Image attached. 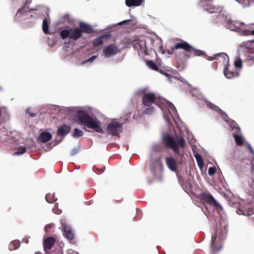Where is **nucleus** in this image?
I'll use <instances>...</instances> for the list:
<instances>
[{"mask_svg":"<svg viewBox=\"0 0 254 254\" xmlns=\"http://www.w3.org/2000/svg\"><path fill=\"white\" fill-rule=\"evenodd\" d=\"M131 21V20L130 19H128V20H123L119 23H118L117 24V25H122L123 24H127V23H129V22Z\"/></svg>","mask_w":254,"mask_h":254,"instance_id":"obj_50","label":"nucleus"},{"mask_svg":"<svg viewBox=\"0 0 254 254\" xmlns=\"http://www.w3.org/2000/svg\"><path fill=\"white\" fill-rule=\"evenodd\" d=\"M80 147L79 146H77L74 148H73L70 152V155L71 156H74L80 150Z\"/></svg>","mask_w":254,"mask_h":254,"instance_id":"obj_42","label":"nucleus"},{"mask_svg":"<svg viewBox=\"0 0 254 254\" xmlns=\"http://www.w3.org/2000/svg\"><path fill=\"white\" fill-rule=\"evenodd\" d=\"M190 92H191V94H192V95L193 96L196 97L197 98H198L199 100H204L205 102V103H206V101H207V100H205L203 96L200 93H199V92L197 89H196V88L192 89ZM208 102H209V101H208ZM206 104L207 105V104Z\"/></svg>","mask_w":254,"mask_h":254,"instance_id":"obj_33","label":"nucleus"},{"mask_svg":"<svg viewBox=\"0 0 254 254\" xmlns=\"http://www.w3.org/2000/svg\"><path fill=\"white\" fill-rule=\"evenodd\" d=\"M52 226H53V224H50V225H47V226H45V231H46V233H49V230H48V228H49V227H52Z\"/></svg>","mask_w":254,"mask_h":254,"instance_id":"obj_52","label":"nucleus"},{"mask_svg":"<svg viewBox=\"0 0 254 254\" xmlns=\"http://www.w3.org/2000/svg\"><path fill=\"white\" fill-rule=\"evenodd\" d=\"M246 47L249 48V47L247 46H246Z\"/></svg>","mask_w":254,"mask_h":254,"instance_id":"obj_62","label":"nucleus"},{"mask_svg":"<svg viewBox=\"0 0 254 254\" xmlns=\"http://www.w3.org/2000/svg\"><path fill=\"white\" fill-rule=\"evenodd\" d=\"M167 76L169 77V78L170 79L172 77H173V76L171 75H169V74H167Z\"/></svg>","mask_w":254,"mask_h":254,"instance_id":"obj_59","label":"nucleus"},{"mask_svg":"<svg viewBox=\"0 0 254 254\" xmlns=\"http://www.w3.org/2000/svg\"><path fill=\"white\" fill-rule=\"evenodd\" d=\"M184 49L189 52H192L194 55L197 56H200L201 55H205L204 51L196 50L186 41L177 43L174 47H172L170 48V50L168 49L167 50V53L169 54H172L173 52L175 49Z\"/></svg>","mask_w":254,"mask_h":254,"instance_id":"obj_6","label":"nucleus"},{"mask_svg":"<svg viewBox=\"0 0 254 254\" xmlns=\"http://www.w3.org/2000/svg\"><path fill=\"white\" fill-rule=\"evenodd\" d=\"M31 1H32V0H27L26 3H30Z\"/></svg>","mask_w":254,"mask_h":254,"instance_id":"obj_57","label":"nucleus"},{"mask_svg":"<svg viewBox=\"0 0 254 254\" xmlns=\"http://www.w3.org/2000/svg\"><path fill=\"white\" fill-rule=\"evenodd\" d=\"M60 34L63 39L68 37L70 39L76 40L82 36V31L78 28H71L61 30Z\"/></svg>","mask_w":254,"mask_h":254,"instance_id":"obj_9","label":"nucleus"},{"mask_svg":"<svg viewBox=\"0 0 254 254\" xmlns=\"http://www.w3.org/2000/svg\"><path fill=\"white\" fill-rule=\"evenodd\" d=\"M144 0H126V4L127 7L140 6Z\"/></svg>","mask_w":254,"mask_h":254,"instance_id":"obj_28","label":"nucleus"},{"mask_svg":"<svg viewBox=\"0 0 254 254\" xmlns=\"http://www.w3.org/2000/svg\"><path fill=\"white\" fill-rule=\"evenodd\" d=\"M163 117H164V118L165 119H166L165 115V114H164V113H163Z\"/></svg>","mask_w":254,"mask_h":254,"instance_id":"obj_60","label":"nucleus"},{"mask_svg":"<svg viewBox=\"0 0 254 254\" xmlns=\"http://www.w3.org/2000/svg\"><path fill=\"white\" fill-rule=\"evenodd\" d=\"M60 22L64 25H71L73 22V19L70 15L65 14L61 18Z\"/></svg>","mask_w":254,"mask_h":254,"instance_id":"obj_27","label":"nucleus"},{"mask_svg":"<svg viewBox=\"0 0 254 254\" xmlns=\"http://www.w3.org/2000/svg\"><path fill=\"white\" fill-rule=\"evenodd\" d=\"M240 4L242 5L243 7L249 5L251 2L253 1V0H235ZM203 7L204 10L208 11L210 13L215 12H221L222 8L219 6H215L212 4L211 0H206L203 4Z\"/></svg>","mask_w":254,"mask_h":254,"instance_id":"obj_7","label":"nucleus"},{"mask_svg":"<svg viewBox=\"0 0 254 254\" xmlns=\"http://www.w3.org/2000/svg\"><path fill=\"white\" fill-rule=\"evenodd\" d=\"M198 197L207 203L212 204L215 207L219 209L221 211L223 210L221 205L214 199L212 195L203 192L199 194Z\"/></svg>","mask_w":254,"mask_h":254,"instance_id":"obj_12","label":"nucleus"},{"mask_svg":"<svg viewBox=\"0 0 254 254\" xmlns=\"http://www.w3.org/2000/svg\"><path fill=\"white\" fill-rule=\"evenodd\" d=\"M148 168L150 172L154 175L162 173L163 167L160 159L157 158L155 160L151 161Z\"/></svg>","mask_w":254,"mask_h":254,"instance_id":"obj_13","label":"nucleus"},{"mask_svg":"<svg viewBox=\"0 0 254 254\" xmlns=\"http://www.w3.org/2000/svg\"><path fill=\"white\" fill-rule=\"evenodd\" d=\"M79 123L83 124L87 127L93 129L95 131L103 133V129L101 127V122L96 118L91 117L82 111H78Z\"/></svg>","mask_w":254,"mask_h":254,"instance_id":"obj_1","label":"nucleus"},{"mask_svg":"<svg viewBox=\"0 0 254 254\" xmlns=\"http://www.w3.org/2000/svg\"><path fill=\"white\" fill-rule=\"evenodd\" d=\"M38 7V6L33 8L28 9V7H27L25 6H23L17 10L15 15L16 20L21 21L24 19L23 18L24 16L27 15L28 14L31 13L32 11L33 10H37Z\"/></svg>","mask_w":254,"mask_h":254,"instance_id":"obj_14","label":"nucleus"},{"mask_svg":"<svg viewBox=\"0 0 254 254\" xmlns=\"http://www.w3.org/2000/svg\"><path fill=\"white\" fill-rule=\"evenodd\" d=\"M166 163L168 168L173 171L176 170V160L173 157L166 158Z\"/></svg>","mask_w":254,"mask_h":254,"instance_id":"obj_30","label":"nucleus"},{"mask_svg":"<svg viewBox=\"0 0 254 254\" xmlns=\"http://www.w3.org/2000/svg\"><path fill=\"white\" fill-rule=\"evenodd\" d=\"M0 141L4 143L10 147H15L22 143V139L19 134L15 131H10L9 133L3 128L0 130Z\"/></svg>","mask_w":254,"mask_h":254,"instance_id":"obj_2","label":"nucleus"},{"mask_svg":"<svg viewBox=\"0 0 254 254\" xmlns=\"http://www.w3.org/2000/svg\"><path fill=\"white\" fill-rule=\"evenodd\" d=\"M248 148H249L251 153L253 155V156L254 157V149H253L252 146L249 143H248Z\"/></svg>","mask_w":254,"mask_h":254,"instance_id":"obj_51","label":"nucleus"},{"mask_svg":"<svg viewBox=\"0 0 254 254\" xmlns=\"http://www.w3.org/2000/svg\"><path fill=\"white\" fill-rule=\"evenodd\" d=\"M43 31L44 33L47 34L49 32V24L47 19H44L42 25Z\"/></svg>","mask_w":254,"mask_h":254,"instance_id":"obj_37","label":"nucleus"},{"mask_svg":"<svg viewBox=\"0 0 254 254\" xmlns=\"http://www.w3.org/2000/svg\"><path fill=\"white\" fill-rule=\"evenodd\" d=\"M79 25L80 28V30L82 31V33L84 32L86 33L90 34L93 32L92 27L89 24L85 23L83 22H81L79 23Z\"/></svg>","mask_w":254,"mask_h":254,"instance_id":"obj_24","label":"nucleus"},{"mask_svg":"<svg viewBox=\"0 0 254 254\" xmlns=\"http://www.w3.org/2000/svg\"><path fill=\"white\" fill-rule=\"evenodd\" d=\"M52 137V134L49 132L43 131L38 136V140L41 143H45L50 140Z\"/></svg>","mask_w":254,"mask_h":254,"instance_id":"obj_23","label":"nucleus"},{"mask_svg":"<svg viewBox=\"0 0 254 254\" xmlns=\"http://www.w3.org/2000/svg\"><path fill=\"white\" fill-rule=\"evenodd\" d=\"M62 228L64 236L68 240L72 241L73 239L74 235L71 227L65 224H63L62 225Z\"/></svg>","mask_w":254,"mask_h":254,"instance_id":"obj_21","label":"nucleus"},{"mask_svg":"<svg viewBox=\"0 0 254 254\" xmlns=\"http://www.w3.org/2000/svg\"><path fill=\"white\" fill-rule=\"evenodd\" d=\"M103 53V56L106 58H109L117 54V48L114 44H111L105 48Z\"/></svg>","mask_w":254,"mask_h":254,"instance_id":"obj_17","label":"nucleus"},{"mask_svg":"<svg viewBox=\"0 0 254 254\" xmlns=\"http://www.w3.org/2000/svg\"><path fill=\"white\" fill-rule=\"evenodd\" d=\"M92 172H95L96 175H99L103 173L102 171H100L99 172H96L93 169L91 170Z\"/></svg>","mask_w":254,"mask_h":254,"instance_id":"obj_54","label":"nucleus"},{"mask_svg":"<svg viewBox=\"0 0 254 254\" xmlns=\"http://www.w3.org/2000/svg\"><path fill=\"white\" fill-rule=\"evenodd\" d=\"M223 14H220V15H223Z\"/></svg>","mask_w":254,"mask_h":254,"instance_id":"obj_63","label":"nucleus"},{"mask_svg":"<svg viewBox=\"0 0 254 254\" xmlns=\"http://www.w3.org/2000/svg\"><path fill=\"white\" fill-rule=\"evenodd\" d=\"M232 205L237 208L236 212L239 215L251 216L254 213V201L249 199H241L237 203L233 202Z\"/></svg>","mask_w":254,"mask_h":254,"instance_id":"obj_3","label":"nucleus"},{"mask_svg":"<svg viewBox=\"0 0 254 254\" xmlns=\"http://www.w3.org/2000/svg\"><path fill=\"white\" fill-rule=\"evenodd\" d=\"M123 129L122 124L117 120H114L108 124L107 126V132L112 135L117 136L120 134Z\"/></svg>","mask_w":254,"mask_h":254,"instance_id":"obj_11","label":"nucleus"},{"mask_svg":"<svg viewBox=\"0 0 254 254\" xmlns=\"http://www.w3.org/2000/svg\"><path fill=\"white\" fill-rule=\"evenodd\" d=\"M155 96L152 93H148L144 95L142 98V103L145 106H149L152 103H155Z\"/></svg>","mask_w":254,"mask_h":254,"instance_id":"obj_20","label":"nucleus"},{"mask_svg":"<svg viewBox=\"0 0 254 254\" xmlns=\"http://www.w3.org/2000/svg\"><path fill=\"white\" fill-rule=\"evenodd\" d=\"M146 65L148 67H149L150 69L156 70L158 69V67L157 65L153 63L152 61L148 60L146 61Z\"/></svg>","mask_w":254,"mask_h":254,"instance_id":"obj_38","label":"nucleus"},{"mask_svg":"<svg viewBox=\"0 0 254 254\" xmlns=\"http://www.w3.org/2000/svg\"><path fill=\"white\" fill-rule=\"evenodd\" d=\"M241 33L243 35H251V31L247 29H241Z\"/></svg>","mask_w":254,"mask_h":254,"instance_id":"obj_47","label":"nucleus"},{"mask_svg":"<svg viewBox=\"0 0 254 254\" xmlns=\"http://www.w3.org/2000/svg\"><path fill=\"white\" fill-rule=\"evenodd\" d=\"M246 180L244 182L245 187H249L248 194L254 200V176H246Z\"/></svg>","mask_w":254,"mask_h":254,"instance_id":"obj_16","label":"nucleus"},{"mask_svg":"<svg viewBox=\"0 0 254 254\" xmlns=\"http://www.w3.org/2000/svg\"><path fill=\"white\" fill-rule=\"evenodd\" d=\"M222 178L224 179V178H223V176H222V177H220V180L221 181V182H222V184H223V183L222 182ZM223 186H224V185H223Z\"/></svg>","mask_w":254,"mask_h":254,"instance_id":"obj_56","label":"nucleus"},{"mask_svg":"<svg viewBox=\"0 0 254 254\" xmlns=\"http://www.w3.org/2000/svg\"><path fill=\"white\" fill-rule=\"evenodd\" d=\"M216 172L215 167H211L208 169V175H214Z\"/></svg>","mask_w":254,"mask_h":254,"instance_id":"obj_46","label":"nucleus"},{"mask_svg":"<svg viewBox=\"0 0 254 254\" xmlns=\"http://www.w3.org/2000/svg\"><path fill=\"white\" fill-rule=\"evenodd\" d=\"M148 181V183L149 184H151L154 182H161L162 181V176H148V177L147 178Z\"/></svg>","mask_w":254,"mask_h":254,"instance_id":"obj_32","label":"nucleus"},{"mask_svg":"<svg viewBox=\"0 0 254 254\" xmlns=\"http://www.w3.org/2000/svg\"><path fill=\"white\" fill-rule=\"evenodd\" d=\"M20 246V242L18 240L12 241L9 244V250L10 251L15 250L19 248Z\"/></svg>","mask_w":254,"mask_h":254,"instance_id":"obj_34","label":"nucleus"},{"mask_svg":"<svg viewBox=\"0 0 254 254\" xmlns=\"http://www.w3.org/2000/svg\"><path fill=\"white\" fill-rule=\"evenodd\" d=\"M53 211L54 213L57 214H59L61 213V210L58 209V208L56 206V205H55L54 207L53 208Z\"/></svg>","mask_w":254,"mask_h":254,"instance_id":"obj_49","label":"nucleus"},{"mask_svg":"<svg viewBox=\"0 0 254 254\" xmlns=\"http://www.w3.org/2000/svg\"><path fill=\"white\" fill-rule=\"evenodd\" d=\"M45 199L46 201L50 203H52L57 200V198L55 197L54 194L50 193L46 195Z\"/></svg>","mask_w":254,"mask_h":254,"instance_id":"obj_36","label":"nucleus"},{"mask_svg":"<svg viewBox=\"0 0 254 254\" xmlns=\"http://www.w3.org/2000/svg\"><path fill=\"white\" fill-rule=\"evenodd\" d=\"M68 254H78V253H77L76 252L72 251L71 252H69Z\"/></svg>","mask_w":254,"mask_h":254,"instance_id":"obj_55","label":"nucleus"},{"mask_svg":"<svg viewBox=\"0 0 254 254\" xmlns=\"http://www.w3.org/2000/svg\"><path fill=\"white\" fill-rule=\"evenodd\" d=\"M220 58L223 59V61H225L226 63L228 64L229 62V57L225 53H218L214 55L213 57H209V61H213L214 60H219Z\"/></svg>","mask_w":254,"mask_h":254,"instance_id":"obj_25","label":"nucleus"},{"mask_svg":"<svg viewBox=\"0 0 254 254\" xmlns=\"http://www.w3.org/2000/svg\"><path fill=\"white\" fill-rule=\"evenodd\" d=\"M167 102V107L168 110L171 115L173 120L175 122L177 126H179L181 123V121L179 117V115L177 113L176 109L174 105L170 102L166 101Z\"/></svg>","mask_w":254,"mask_h":254,"instance_id":"obj_15","label":"nucleus"},{"mask_svg":"<svg viewBox=\"0 0 254 254\" xmlns=\"http://www.w3.org/2000/svg\"><path fill=\"white\" fill-rule=\"evenodd\" d=\"M154 111V108L153 107L147 106V108L143 111L144 114H150Z\"/></svg>","mask_w":254,"mask_h":254,"instance_id":"obj_41","label":"nucleus"},{"mask_svg":"<svg viewBox=\"0 0 254 254\" xmlns=\"http://www.w3.org/2000/svg\"><path fill=\"white\" fill-rule=\"evenodd\" d=\"M133 49L136 50L138 54L146 52V42L144 40L135 41L133 43Z\"/></svg>","mask_w":254,"mask_h":254,"instance_id":"obj_18","label":"nucleus"},{"mask_svg":"<svg viewBox=\"0 0 254 254\" xmlns=\"http://www.w3.org/2000/svg\"><path fill=\"white\" fill-rule=\"evenodd\" d=\"M225 20L228 23V27L230 28L232 31H238L240 30V27L241 25H244V23L243 22H239L238 21H235L231 20L230 18L226 16L225 17Z\"/></svg>","mask_w":254,"mask_h":254,"instance_id":"obj_19","label":"nucleus"},{"mask_svg":"<svg viewBox=\"0 0 254 254\" xmlns=\"http://www.w3.org/2000/svg\"><path fill=\"white\" fill-rule=\"evenodd\" d=\"M26 151L25 146H21L17 148V151L14 153L15 155H20L24 153Z\"/></svg>","mask_w":254,"mask_h":254,"instance_id":"obj_40","label":"nucleus"},{"mask_svg":"<svg viewBox=\"0 0 254 254\" xmlns=\"http://www.w3.org/2000/svg\"><path fill=\"white\" fill-rule=\"evenodd\" d=\"M226 237V233L224 232L219 234L217 231L216 236H212L211 248L213 253H216L219 252L222 248V242Z\"/></svg>","mask_w":254,"mask_h":254,"instance_id":"obj_8","label":"nucleus"},{"mask_svg":"<svg viewBox=\"0 0 254 254\" xmlns=\"http://www.w3.org/2000/svg\"><path fill=\"white\" fill-rule=\"evenodd\" d=\"M251 35H254V29L251 30Z\"/></svg>","mask_w":254,"mask_h":254,"instance_id":"obj_58","label":"nucleus"},{"mask_svg":"<svg viewBox=\"0 0 254 254\" xmlns=\"http://www.w3.org/2000/svg\"><path fill=\"white\" fill-rule=\"evenodd\" d=\"M68 109L67 108H63L59 110V111L60 113H64L65 115H67L68 114L67 112H68Z\"/></svg>","mask_w":254,"mask_h":254,"instance_id":"obj_48","label":"nucleus"},{"mask_svg":"<svg viewBox=\"0 0 254 254\" xmlns=\"http://www.w3.org/2000/svg\"><path fill=\"white\" fill-rule=\"evenodd\" d=\"M70 130V127L66 125L60 126L58 129L57 134L59 136H64L68 134Z\"/></svg>","mask_w":254,"mask_h":254,"instance_id":"obj_22","label":"nucleus"},{"mask_svg":"<svg viewBox=\"0 0 254 254\" xmlns=\"http://www.w3.org/2000/svg\"><path fill=\"white\" fill-rule=\"evenodd\" d=\"M232 134L237 144L239 146L243 145L244 144V138L241 135V132L240 133H232Z\"/></svg>","mask_w":254,"mask_h":254,"instance_id":"obj_29","label":"nucleus"},{"mask_svg":"<svg viewBox=\"0 0 254 254\" xmlns=\"http://www.w3.org/2000/svg\"><path fill=\"white\" fill-rule=\"evenodd\" d=\"M162 140L165 142L167 147L172 149L178 155L180 154L179 146L181 148H184L185 145L184 138L182 135L177 137L178 142H177L172 135L168 133L164 134L162 135Z\"/></svg>","mask_w":254,"mask_h":254,"instance_id":"obj_4","label":"nucleus"},{"mask_svg":"<svg viewBox=\"0 0 254 254\" xmlns=\"http://www.w3.org/2000/svg\"><path fill=\"white\" fill-rule=\"evenodd\" d=\"M207 106L212 110L217 111L219 113L223 119L229 125L232 133H240L241 129L237 123L233 120H231L218 106L213 104L210 102L206 101Z\"/></svg>","mask_w":254,"mask_h":254,"instance_id":"obj_5","label":"nucleus"},{"mask_svg":"<svg viewBox=\"0 0 254 254\" xmlns=\"http://www.w3.org/2000/svg\"><path fill=\"white\" fill-rule=\"evenodd\" d=\"M252 59L254 61V56Z\"/></svg>","mask_w":254,"mask_h":254,"instance_id":"obj_61","label":"nucleus"},{"mask_svg":"<svg viewBox=\"0 0 254 254\" xmlns=\"http://www.w3.org/2000/svg\"><path fill=\"white\" fill-rule=\"evenodd\" d=\"M29 238L25 237L22 239V242L25 243L26 244H28L29 242Z\"/></svg>","mask_w":254,"mask_h":254,"instance_id":"obj_53","label":"nucleus"},{"mask_svg":"<svg viewBox=\"0 0 254 254\" xmlns=\"http://www.w3.org/2000/svg\"><path fill=\"white\" fill-rule=\"evenodd\" d=\"M177 177L180 185L186 192L192 191L194 185L192 176H177Z\"/></svg>","mask_w":254,"mask_h":254,"instance_id":"obj_10","label":"nucleus"},{"mask_svg":"<svg viewBox=\"0 0 254 254\" xmlns=\"http://www.w3.org/2000/svg\"><path fill=\"white\" fill-rule=\"evenodd\" d=\"M194 156L196 160L198 167L201 169L203 166V161L201 155L198 153H194Z\"/></svg>","mask_w":254,"mask_h":254,"instance_id":"obj_35","label":"nucleus"},{"mask_svg":"<svg viewBox=\"0 0 254 254\" xmlns=\"http://www.w3.org/2000/svg\"><path fill=\"white\" fill-rule=\"evenodd\" d=\"M110 37V34H103L97 37L93 41V44L94 46H98L103 44L102 39L103 38H108Z\"/></svg>","mask_w":254,"mask_h":254,"instance_id":"obj_31","label":"nucleus"},{"mask_svg":"<svg viewBox=\"0 0 254 254\" xmlns=\"http://www.w3.org/2000/svg\"><path fill=\"white\" fill-rule=\"evenodd\" d=\"M234 65L236 67L241 68L242 66V62L240 59H237Z\"/></svg>","mask_w":254,"mask_h":254,"instance_id":"obj_43","label":"nucleus"},{"mask_svg":"<svg viewBox=\"0 0 254 254\" xmlns=\"http://www.w3.org/2000/svg\"><path fill=\"white\" fill-rule=\"evenodd\" d=\"M223 62L224 64V74L225 77L228 79H231L234 77L235 76V73L229 70L228 69V66L229 65V63L227 64L225 61H223ZM228 62H229V61Z\"/></svg>","mask_w":254,"mask_h":254,"instance_id":"obj_26","label":"nucleus"},{"mask_svg":"<svg viewBox=\"0 0 254 254\" xmlns=\"http://www.w3.org/2000/svg\"><path fill=\"white\" fill-rule=\"evenodd\" d=\"M26 114L31 117H34L35 116V114L32 112V109L31 108H28L26 110Z\"/></svg>","mask_w":254,"mask_h":254,"instance_id":"obj_45","label":"nucleus"},{"mask_svg":"<svg viewBox=\"0 0 254 254\" xmlns=\"http://www.w3.org/2000/svg\"><path fill=\"white\" fill-rule=\"evenodd\" d=\"M83 135V132L82 130L78 129L75 128L74 132L72 134V136L74 138H77L80 137Z\"/></svg>","mask_w":254,"mask_h":254,"instance_id":"obj_39","label":"nucleus"},{"mask_svg":"<svg viewBox=\"0 0 254 254\" xmlns=\"http://www.w3.org/2000/svg\"><path fill=\"white\" fill-rule=\"evenodd\" d=\"M97 58V56H92L91 58L88 59L86 60H85L82 62V64H84L86 63H92Z\"/></svg>","mask_w":254,"mask_h":254,"instance_id":"obj_44","label":"nucleus"}]
</instances>
